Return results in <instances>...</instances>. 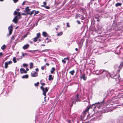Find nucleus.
Wrapping results in <instances>:
<instances>
[{"label":"nucleus","instance_id":"obj_1","mask_svg":"<svg viewBox=\"0 0 123 123\" xmlns=\"http://www.w3.org/2000/svg\"><path fill=\"white\" fill-rule=\"evenodd\" d=\"M123 66V62L119 66H118L116 65L115 66V69L117 70V72L115 74H112L111 75L107 71L105 70H100L99 71L98 70H97L95 71V72L96 74H97L99 75L102 73L105 74H106V76L107 77L108 76L110 78L111 77H114L113 78V79H118L119 80L118 77L119 76V72L121 69L122 68Z\"/></svg>","mask_w":123,"mask_h":123},{"label":"nucleus","instance_id":"obj_2","mask_svg":"<svg viewBox=\"0 0 123 123\" xmlns=\"http://www.w3.org/2000/svg\"><path fill=\"white\" fill-rule=\"evenodd\" d=\"M40 84L42 85L40 87V89L43 91V94L45 96L44 98H45L46 97V93L48 91V89L47 87H46L45 88L43 87V86L45 85V84L44 83H42L40 82Z\"/></svg>","mask_w":123,"mask_h":123},{"label":"nucleus","instance_id":"obj_3","mask_svg":"<svg viewBox=\"0 0 123 123\" xmlns=\"http://www.w3.org/2000/svg\"><path fill=\"white\" fill-rule=\"evenodd\" d=\"M104 99L102 102H101V103L98 102V103L93 104L92 105H94L92 108L93 109V108H96V106L98 108H99L101 106H103V105H104L105 102H104Z\"/></svg>","mask_w":123,"mask_h":123},{"label":"nucleus","instance_id":"obj_4","mask_svg":"<svg viewBox=\"0 0 123 123\" xmlns=\"http://www.w3.org/2000/svg\"><path fill=\"white\" fill-rule=\"evenodd\" d=\"M94 105H90V106H88L86 107V109L85 110V111L83 112L82 115V116H83V117H85L86 114L88 112V111L89 109L91 108H92L93 107Z\"/></svg>","mask_w":123,"mask_h":123},{"label":"nucleus","instance_id":"obj_5","mask_svg":"<svg viewBox=\"0 0 123 123\" xmlns=\"http://www.w3.org/2000/svg\"><path fill=\"white\" fill-rule=\"evenodd\" d=\"M79 95L78 94H77L76 96H74L72 97V99H74V100L72 102V105L74 103L75 104V103L76 101H79Z\"/></svg>","mask_w":123,"mask_h":123},{"label":"nucleus","instance_id":"obj_6","mask_svg":"<svg viewBox=\"0 0 123 123\" xmlns=\"http://www.w3.org/2000/svg\"><path fill=\"white\" fill-rule=\"evenodd\" d=\"M12 28V25H11L10 26H9L8 29L9 31V34H8L7 35V36H9L12 34L13 30Z\"/></svg>","mask_w":123,"mask_h":123},{"label":"nucleus","instance_id":"obj_7","mask_svg":"<svg viewBox=\"0 0 123 123\" xmlns=\"http://www.w3.org/2000/svg\"><path fill=\"white\" fill-rule=\"evenodd\" d=\"M31 76L33 77H35L37 76V73L35 71H32L31 74Z\"/></svg>","mask_w":123,"mask_h":123},{"label":"nucleus","instance_id":"obj_8","mask_svg":"<svg viewBox=\"0 0 123 123\" xmlns=\"http://www.w3.org/2000/svg\"><path fill=\"white\" fill-rule=\"evenodd\" d=\"M18 19L19 18L17 17V16H15L12 21L14 22L15 24L17 23L18 22Z\"/></svg>","mask_w":123,"mask_h":123},{"label":"nucleus","instance_id":"obj_9","mask_svg":"<svg viewBox=\"0 0 123 123\" xmlns=\"http://www.w3.org/2000/svg\"><path fill=\"white\" fill-rule=\"evenodd\" d=\"M69 58L68 57H67L66 58H65L62 60V62L64 64H65L66 63V60H69Z\"/></svg>","mask_w":123,"mask_h":123},{"label":"nucleus","instance_id":"obj_10","mask_svg":"<svg viewBox=\"0 0 123 123\" xmlns=\"http://www.w3.org/2000/svg\"><path fill=\"white\" fill-rule=\"evenodd\" d=\"M20 71L21 74H22L23 73H26L27 71L25 70V69L23 68H21L20 69Z\"/></svg>","mask_w":123,"mask_h":123},{"label":"nucleus","instance_id":"obj_11","mask_svg":"<svg viewBox=\"0 0 123 123\" xmlns=\"http://www.w3.org/2000/svg\"><path fill=\"white\" fill-rule=\"evenodd\" d=\"M38 38V33H37L36 37L33 38V41L34 42H36Z\"/></svg>","mask_w":123,"mask_h":123},{"label":"nucleus","instance_id":"obj_12","mask_svg":"<svg viewBox=\"0 0 123 123\" xmlns=\"http://www.w3.org/2000/svg\"><path fill=\"white\" fill-rule=\"evenodd\" d=\"M81 79H83L84 80H86V78L85 74H83L82 75V76L80 77Z\"/></svg>","mask_w":123,"mask_h":123},{"label":"nucleus","instance_id":"obj_13","mask_svg":"<svg viewBox=\"0 0 123 123\" xmlns=\"http://www.w3.org/2000/svg\"><path fill=\"white\" fill-rule=\"evenodd\" d=\"M29 44H27L25 45L23 47V48L24 49H27L29 47Z\"/></svg>","mask_w":123,"mask_h":123},{"label":"nucleus","instance_id":"obj_14","mask_svg":"<svg viewBox=\"0 0 123 123\" xmlns=\"http://www.w3.org/2000/svg\"><path fill=\"white\" fill-rule=\"evenodd\" d=\"M53 78L52 75H49L48 80L49 81L53 80Z\"/></svg>","mask_w":123,"mask_h":123},{"label":"nucleus","instance_id":"obj_15","mask_svg":"<svg viewBox=\"0 0 123 123\" xmlns=\"http://www.w3.org/2000/svg\"><path fill=\"white\" fill-rule=\"evenodd\" d=\"M55 68L53 67L52 68L50 71L51 73V74H53L54 72L55 71Z\"/></svg>","mask_w":123,"mask_h":123},{"label":"nucleus","instance_id":"obj_16","mask_svg":"<svg viewBox=\"0 0 123 123\" xmlns=\"http://www.w3.org/2000/svg\"><path fill=\"white\" fill-rule=\"evenodd\" d=\"M25 11L27 12V13H28L30 12V9H29V7L27 6L25 8Z\"/></svg>","mask_w":123,"mask_h":123},{"label":"nucleus","instance_id":"obj_17","mask_svg":"<svg viewBox=\"0 0 123 123\" xmlns=\"http://www.w3.org/2000/svg\"><path fill=\"white\" fill-rule=\"evenodd\" d=\"M75 72L74 70H73L72 71H70L69 73L71 75H73Z\"/></svg>","mask_w":123,"mask_h":123},{"label":"nucleus","instance_id":"obj_18","mask_svg":"<svg viewBox=\"0 0 123 123\" xmlns=\"http://www.w3.org/2000/svg\"><path fill=\"white\" fill-rule=\"evenodd\" d=\"M79 18L81 20H84L85 18L84 17L83 15H81L79 16Z\"/></svg>","mask_w":123,"mask_h":123},{"label":"nucleus","instance_id":"obj_19","mask_svg":"<svg viewBox=\"0 0 123 123\" xmlns=\"http://www.w3.org/2000/svg\"><path fill=\"white\" fill-rule=\"evenodd\" d=\"M46 40H48V43L51 41V40L50 39V37H47L46 38Z\"/></svg>","mask_w":123,"mask_h":123},{"label":"nucleus","instance_id":"obj_20","mask_svg":"<svg viewBox=\"0 0 123 123\" xmlns=\"http://www.w3.org/2000/svg\"><path fill=\"white\" fill-rule=\"evenodd\" d=\"M122 5V3H118L115 4L116 7H117L118 6H121Z\"/></svg>","mask_w":123,"mask_h":123},{"label":"nucleus","instance_id":"obj_21","mask_svg":"<svg viewBox=\"0 0 123 123\" xmlns=\"http://www.w3.org/2000/svg\"><path fill=\"white\" fill-rule=\"evenodd\" d=\"M47 33L45 32H43L42 33L43 35L45 37H46L47 36Z\"/></svg>","mask_w":123,"mask_h":123},{"label":"nucleus","instance_id":"obj_22","mask_svg":"<svg viewBox=\"0 0 123 123\" xmlns=\"http://www.w3.org/2000/svg\"><path fill=\"white\" fill-rule=\"evenodd\" d=\"M34 10H33L31 12H30L28 13H27V14H30V16L33 13H34Z\"/></svg>","mask_w":123,"mask_h":123},{"label":"nucleus","instance_id":"obj_23","mask_svg":"<svg viewBox=\"0 0 123 123\" xmlns=\"http://www.w3.org/2000/svg\"><path fill=\"white\" fill-rule=\"evenodd\" d=\"M28 77V75H23L22 76V78L23 79L25 78H27Z\"/></svg>","mask_w":123,"mask_h":123},{"label":"nucleus","instance_id":"obj_24","mask_svg":"<svg viewBox=\"0 0 123 123\" xmlns=\"http://www.w3.org/2000/svg\"><path fill=\"white\" fill-rule=\"evenodd\" d=\"M30 69H31L32 68L33 66V63L32 62L30 64Z\"/></svg>","mask_w":123,"mask_h":123},{"label":"nucleus","instance_id":"obj_25","mask_svg":"<svg viewBox=\"0 0 123 123\" xmlns=\"http://www.w3.org/2000/svg\"><path fill=\"white\" fill-rule=\"evenodd\" d=\"M5 68H7L8 67V64L7 62H6L5 63Z\"/></svg>","mask_w":123,"mask_h":123},{"label":"nucleus","instance_id":"obj_26","mask_svg":"<svg viewBox=\"0 0 123 123\" xmlns=\"http://www.w3.org/2000/svg\"><path fill=\"white\" fill-rule=\"evenodd\" d=\"M41 6H42L44 7L46 9H49L50 8V7L49 6H45L44 5H42Z\"/></svg>","mask_w":123,"mask_h":123},{"label":"nucleus","instance_id":"obj_27","mask_svg":"<svg viewBox=\"0 0 123 123\" xmlns=\"http://www.w3.org/2000/svg\"><path fill=\"white\" fill-rule=\"evenodd\" d=\"M6 48V46L5 45H3L1 47V49L2 50H4Z\"/></svg>","mask_w":123,"mask_h":123},{"label":"nucleus","instance_id":"obj_28","mask_svg":"<svg viewBox=\"0 0 123 123\" xmlns=\"http://www.w3.org/2000/svg\"><path fill=\"white\" fill-rule=\"evenodd\" d=\"M62 34V32H60L58 33H57V35L58 36H60Z\"/></svg>","mask_w":123,"mask_h":123},{"label":"nucleus","instance_id":"obj_29","mask_svg":"<svg viewBox=\"0 0 123 123\" xmlns=\"http://www.w3.org/2000/svg\"><path fill=\"white\" fill-rule=\"evenodd\" d=\"M13 62L14 63H15L17 62V61L16 60V58L15 57H14L13 58Z\"/></svg>","mask_w":123,"mask_h":123},{"label":"nucleus","instance_id":"obj_30","mask_svg":"<svg viewBox=\"0 0 123 123\" xmlns=\"http://www.w3.org/2000/svg\"><path fill=\"white\" fill-rule=\"evenodd\" d=\"M46 67L45 65H44L42 66L41 69L42 70H43L44 69H45Z\"/></svg>","mask_w":123,"mask_h":123},{"label":"nucleus","instance_id":"obj_31","mask_svg":"<svg viewBox=\"0 0 123 123\" xmlns=\"http://www.w3.org/2000/svg\"><path fill=\"white\" fill-rule=\"evenodd\" d=\"M66 26L67 27L69 28L70 27V26L69 25V23L68 22H67L66 23Z\"/></svg>","mask_w":123,"mask_h":123},{"label":"nucleus","instance_id":"obj_32","mask_svg":"<svg viewBox=\"0 0 123 123\" xmlns=\"http://www.w3.org/2000/svg\"><path fill=\"white\" fill-rule=\"evenodd\" d=\"M34 85L36 87H37L38 86V82H37L36 83H35Z\"/></svg>","mask_w":123,"mask_h":123},{"label":"nucleus","instance_id":"obj_33","mask_svg":"<svg viewBox=\"0 0 123 123\" xmlns=\"http://www.w3.org/2000/svg\"><path fill=\"white\" fill-rule=\"evenodd\" d=\"M7 62L8 65L10 64H12V62L10 61H9L8 62Z\"/></svg>","mask_w":123,"mask_h":123},{"label":"nucleus","instance_id":"obj_34","mask_svg":"<svg viewBox=\"0 0 123 123\" xmlns=\"http://www.w3.org/2000/svg\"><path fill=\"white\" fill-rule=\"evenodd\" d=\"M14 36H13L11 38V40H13L15 39Z\"/></svg>","mask_w":123,"mask_h":123},{"label":"nucleus","instance_id":"obj_35","mask_svg":"<svg viewBox=\"0 0 123 123\" xmlns=\"http://www.w3.org/2000/svg\"><path fill=\"white\" fill-rule=\"evenodd\" d=\"M23 66L24 67H27L28 66V65L27 64L24 63L23 64Z\"/></svg>","mask_w":123,"mask_h":123},{"label":"nucleus","instance_id":"obj_36","mask_svg":"<svg viewBox=\"0 0 123 123\" xmlns=\"http://www.w3.org/2000/svg\"><path fill=\"white\" fill-rule=\"evenodd\" d=\"M3 55V54L2 52L0 53V57H2Z\"/></svg>","mask_w":123,"mask_h":123},{"label":"nucleus","instance_id":"obj_37","mask_svg":"<svg viewBox=\"0 0 123 123\" xmlns=\"http://www.w3.org/2000/svg\"><path fill=\"white\" fill-rule=\"evenodd\" d=\"M18 13V12H17L16 11H15L14 13V15H16Z\"/></svg>","mask_w":123,"mask_h":123},{"label":"nucleus","instance_id":"obj_38","mask_svg":"<svg viewBox=\"0 0 123 123\" xmlns=\"http://www.w3.org/2000/svg\"><path fill=\"white\" fill-rule=\"evenodd\" d=\"M80 10L82 11H83L84 10V9L82 8H80Z\"/></svg>","mask_w":123,"mask_h":123},{"label":"nucleus","instance_id":"obj_39","mask_svg":"<svg viewBox=\"0 0 123 123\" xmlns=\"http://www.w3.org/2000/svg\"><path fill=\"white\" fill-rule=\"evenodd\" d=\"M76 22H77L78 24H80L81 23L79 20H77L76 21Z\"/></svg>","mask_w":123,"mask_h":123},{"label":"nucleus","instance_id":"obj_40","mask_svg":"<svg viewBox=\"0 0 123 123\" xmlns=\"http://www.w3.org/2000/svg\"><path fill=\"white\" fill-rule=\"evenodd\" d=\"M14 3H16L18 1V0H13Z\"/></svg>","mask_w":123,"mask_h":123},{"label":"nucleus","instance_id":"obj_41","mask_svg":"<svg viewBox=\"0 0 123 123\" xmlns=\"http://www.w3.org/2000/svg\"><path fill=\"white\" fill-rule=\"evenodd\" d=\"M17 14V15L18 16H20V15H21L20 13V12H18Z\"/></svg>","mask_w":123,"mask_h":123},{"label":"nucleus","instance_id":"obj_42","mask_svg":"<svg viewBox=\"0 0 123 123\" xmlns=\"http://www.w3.org/2000/svg\"><path fill=\"white\" fill-rule=\"evenodd\" d=\"M38 13V11H37V12H35V14L34 15H35L36 14H37Z\"/></svg>","mask_w":123,"mask_h":123},{"label":"nucleus","instance_id":"obj_43","mask_svg":"<svg viewBox=\"0 0 123 123\" xmlns=\"http://www.w3.org/2000/svg\"><path fill=\"white\" fill-rule=\"evenodd\" d=\"M45 65L48 66H49V64L48 63H46Z\"/></svg>","mask_w":123,"mask_h":123},{"label":"nucleus","instance_id":"obj_44","mask_svg":"<svg viewBox=\"0 0 123 123\" xmlns=\"http://www.w3.org/2000/svg\"><path fill=\"white\" fill-rule=\"evenodd\" d=\"M43 4H44L43 5H45L46 4V2H43Z\"/></svg>","mask_w":123,"mask_h":123},{"label":"nucleus","instance_id":"obj_45","mask_svg":"<svg viewBox=\"0 0 123 123\" xmlns=\"http://www.w3.org/2000/svg\"><path fill=\"white\" fill-rule=\"evenodd\" d=\"M22 15H27V13H26V14H25L24 13H22Z\"/></svg>","mask_w":123,"mask_h":123},{"label":"nucleus","instance_id":"obj_46","mask_svg":"<svg viewBox=\"0 0 123 123\" xmlns=\"http://www.w3.org/2000/svg\"><path fill=\"white\" fill-rule=\"evenodd\" d=\"M25 1H24V2L23 3H22V5H25Z\"/></svg>","mask_w":123,"mask_h":123},{"label":"nucleus","instance_id":"obj_47","mask_svg":"<svg viewBox=\"0 0 123 123\" xmlns=\"http://www.w3.org/2000/svg\"><path fill=\"white\" fill-rule=\"evenodd\" d=\"M36 71H38V68H37L36 69Z\"/></svg>","mask_w":123,"mask_h":123},{"label":"nucleus","instance_id":"obj_48","mask_svg":"<svg viewBox=\"0 0 123 123\" xmlns=\"http://www.w3.org/2000/svg\"><path fill=\"white\" fill-rule=\"evenodd\" d=\"M74 99H72V98L71 99V101H72H72H74Z\"/></svg>","mask_w":123,"mask_h":123},{"label":"nucleus","instance_id":"obj_49","mask_svg":"<svg viewBox=\"0 0 123 123\" xmlns=\"http://www.w3.org/2000/svg\"><path fill=\"white\" fill-rule=\"evenodd\" d=\"M75 50L77 51L78 50V49L77 48H76L75 49Z\"/></svg>","mask_w":123,"mask_h":123},{"label":"nucleus","instance_id":"obj_50","mask_svg":"<svg viewBox=\"0 0 123 123\" xmlns=\"http://www.w3.org/2000/svg\"><path fill=\"white\" fill-rule=\"evenodd\" d=\"M16 10L18 11L20 10L19 9H17Z\"/></svg>","mask_w":123,"mask_h":123},{"label":"nucleus","instance_id":"obj_51","mask_svg":"<svg viewBox=\"0 0 123 123\" xmlns=\"http://www.w3.org/2000/svg\"><path fill=\"white\" fill-rule=\"evenodd\" d=\"M57 27H58V28H60V26L59 25H57Z\"/></svg>","mask_w":123,"mask_h":123},{"label":"nucleus","instance_id":"obj_52","mask_svg":"<svg viewBox=\"0 0 123 123\" xmlns=\"http://www.w3.org/2000/svg\"><path fill=\"white\" fill-rule=\"evenodd\" d=\"M29 70V69L28 68H26V71H28Z\"/></svg>","mask_w":123,"mask_h":123},{"label":"nucleus","instance_id":"obj_53","mask_svg":"<svg viewBox=\"0 0 123 123\" xmlns=\"http://www.w3.org/2000/svg\"><path fill=\"white\" fill-rule=\"evenodd\" d=\"M76 16L77 17V18H78V17H79V16L78 15H76Z\"/></svg>","mask_w":123,"mask_h":123},{"label":"nucleus","instance_id":"obj_54","mask_svg":"<svg viewBox=\"0 0 123 123\" xmlns=\"http://www.w3.org/2000/svg\"><path fill=\"white\" fill-rule=\"evenodd\" d=\"M42 46H45V45L44 44H42Z\"/></svg>","mask_w":123,"mask_h":123},{"label":"nucleus","instance_id":"obj_55","mask_svg":"<svg viewBox=\"0 0 123 123\" xmlns=\"http://www.w3.org/2000/svg\"><path fill=\"white\" fill-rule=\"evenodd\" d=\"M55 29L56 30H58V28H55Z\"/></svg>","mask_w":123,"mask_h":123},{"label":"nucleus","instance_id":"obj_56","mask_svg":"<svg viewBox=\"0 0 123 123\" xmlns=\"http://www.w3.org/2000/svg\"><path fill=\"white\" fill-rule=\"evenodd\" d=\"M22 56H23V57H24V54L23 53L22 54Z\"/></svg>","mask_w":123,"mask_h":123},{"label":"nucleus","instance_id":"obj_57","mask_svg":"<svg viewBox=\"0 0 123 123\" xmlns=\"http://www.w3.org/2000/svg\"><path fill=\"white\" fill-rule=\"evenodd\" d=\"M40 36V33H39V37Z\"/></svg>","mask_w":123,"mask_h":123},{"label":"nucleus","instance_id":"obj_58","mask_svg":"<svg viewBox=\"0 0 123 123\" xmlns=\"http://www.w3.org/2000/svg\"><path fill=\"white\" fill-rule=\"evenodd\" d=\"M44 61L45 62H46V59H44Z\"/></svg>","mask_w":123,"mask_h":123},{"label":"nucleus","instance_id":"obj_59","mask_svg":"<svg viewBox=\"0 0 123 123\" xmlns=\"http://www.w3.org/2000/svg\"><path fill=\"white\" fill-rule=\"evenodd\" d=\"M4 0H0V1H3Z\"/></svg>","mask_w":123,"mask_h":123},{"label":"nucleus","instance_id":"obj_60","mask_svg":"<svg viewBox=\"0 0 123 123\" xmlns=\"http://www.w3.org/2000/svg\"><path fill=\"white\" fill-rule=\"evenodd\" d=\"M92 66H94V65H93V64H92Z\"/></svg>","mask_w":123,"mask_h":123},{"label":"nucleus","instance_id":"obj_61","mask_svg":"<svg viewBox=\"0 0 123 123\" xmlns=\"http://www.w3.org/2000/svg\"><path fill=\"white\" fill-rule=\"evenodd\" d=\"M19 17H20L19 18H21V17L20 16H19Z\"/></svg>","mask_w":123,"mask_h":123},{"label":"nucleus","instance_id":"obj_62","mask_svg":"<svg viewBox=\"0 0 123 123\" xmlns=\"http://www.w3.org/2000/svg\"><path fill=\"white\" fill-rule=\"evenodd\" d=\"M39 41H40V39H39Z\"/></svg>","mask_w":123,"mask_h":123},{"label":"nucleus","instance_id":"obj_63","mask_svg":"<svg viewBox=\"0 0 123 123\" xmlns=\"http://www.w3.org/2000/svg\"><path fill=\"white\" fill-rule=\"evenodd\" d=\"M38 22V21H37V23Z\"/></svg>","mask_w":123,"mask_h":123},{"label":"nucleus","instance_id":"obj_64","mask_svg":"<svg viewBox=\"0 0 123 123\" xmlns=\"http://www.w3.org/2000/svg\"><path fill=\"white\" fill-rule=\"evenodd\" d=\"M41 19H40V18H39V20Z\"/></svg>","mask_w":123,"mask_h":123}]
</instances>
